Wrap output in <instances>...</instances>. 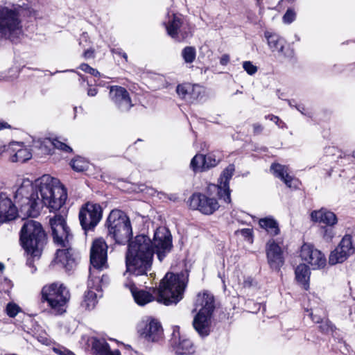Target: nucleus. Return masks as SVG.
<instances>
[{
	"label": "nucleus",
	"mask_w": 355,
	"mask_h": 355,
	"mask_svg": "<svg viewBox=\"0 0 355 355\" xmlns=\"http://www.w3.org/2000/svg\"><path fill=\"white\" fill-rule=\"evenodd\" d=\"M67 198L66 189L58 179L44 175L34 182L22 179L14 192L15 202L27 217H37L46 206L51 211L59 210Z\"/></svg>",
	"instance_id": "f257e3e1"
},
{
	"label": "nucleus",
	"mask_w": 355,
	"mask_h": 355,
	"mask_svg": "<svg viewBox=\"0 0 355 355\" xmlns=\"http://www.w3.org/2000/svg\"><path fill=\"white\" fill-rule=\"evenodd\" d=\"M172 248L170 232L164 227L157 228L153 241L146 235H138L128 244L125 257L126 274L132 277L147 275L150 270L153 254L155 252L160 261Z\"/></svg>",
	"instance_id": "f03ea898"
},
{
	"label": "nucleus",
	"mask_w": 355,
	"mask_h": 355,
	"mask_svg": "<svg viewBox=\"0 0 355 355\" xmlns=\"http://www.w3.org/2000/svg\"><path fill=\"white\" fill-rule=\"evenodd\" d=\"M125 286L129 288L135 302L139 306H144L154 300L168 306L178 304L183 298L187 286V277L183 273H166L159 287L153 288V294L137 289L132 279L129 282H125Z\"/></svg>",
	"instance_id": "7ed1b4c3"
},
{
	"label": "nucleus",
	"mask_w": 355,
	"mask_h": 355,
	"mask_svg": "<svg viewBox=\"0 0 355 355\" xmlns=\"http://www.w3.org/2000/svg\"><path fill=\"white\" fill-rule=\"evenodd\" d=\"M107 245L105 241L100 238L94 241L90 251L89 276L87 283L89 291L85 294L81 306L87 310L93 309L97 304L96 294L92 291L101 289L104 282L107 280V277L102 275L101 277L98 273L107 268Z\"/></svg>",
	"instance_id": "20e7f679"
},
{
	"label": "nucleus",
	"mask_w": 355,
	"mask_h": 355,
	"mask_svg": "<svg viewBox=\"0 0 355 355\" xmlns=\"http://www.w3.org/2000/svg\"><path fill=\"white\" fill-rule=\"evenodd\" d=\"M33 10L23 2L0 7V37L14 40L21 33V17L31 15Z\"/></svg>",
	"instance_id": "39448f33"
},
{
	"label": "nucleus",
	"mask_w": 355,
	"mask_h": 355,
	"mask_svg": "<svg viewBox=\"0 0 355 355\" xmlns=\"http://www.w3.org/2000/svg\"><path fill=\"white\" fill-rule=\"evenodd\" d=\"M46 234L42 225L33 220L26 221L20 232L21 245L28 256L40 257L46 243Z\"/></svg>",
	"instance_id": "423d86ee"
},
{
	"label": "nucleus",
	"mask_w": 355,
	"mask_h": 355,
	"mask_svg": "<svg viewBox=\"0 0 355 355\" xmlns=\"http://www.w3.org/2000/svg\"><path fill=\"white\" fill-rule=\"evenodd\" d=\"M42 301L46 302L51 312L54 315H61L66 312L67 305L70 299L69 290L63 284L54 282L43 286Z\"/></svg>",
	"instance_id": "0eeeda50"
},
{
	"label": "nucleus",
	"mask_w": 355,
	"mask_h": 355,
	"mask_svg": "<svg viewBox=\"0 0 355 355\" xmlns=\"http://www.w3.org/2000/svg\"><path fill=\"white\" fill-rule=\"evenodd\" d=\"M214 296L207 293L197 296L196 309L198 313L194 317L193 326L200 336H207L210 332L211 318L214 310Z\"/></svg>",
	"instance_id": "6e6552de"
},
{
	"label": "nucleus",
	"mask_w": 355,
	"mask_h": 355,
	"mask_svg": "<svg viewBox=\"0 0 355 355\" xmlns=\"http://www.w3.org/2000/svg\"><path fill=\"white\" fill-rule=\"evenodd\" d=\"M108 236L116 243L123 244L132 236L129 218L121 210H112L107 220Z\"/></svg>",
	"instance_id": "1a4fd4ad"
},
{
	"label": "nucleus",
	"mask_w": 355,
	"mask_h": 355,
	"mask_svg": "<svg viewBox=\"0 0 355 355\" xmlns=\"http://www.w3.org/2000/svg\"><path fill=\"white\" fill-rule=\"evenodd\" d=\"M163 24L167 34L177 42H182L193 35V27L180 14L168 12Z\"/></svg>",
	"instance_id": "9d476101"
},
{
	"label": "nucleus",
	"mask_w": 355,
	"mask_h": 355,
	"mask_svg": "<svg viewBox=\"0 0 355 355\" xmlns=\"http://www.w3.org/2000/svg\"><path fill=\"white\" fill-rule=\"evenodd\" d=\"M208 195L201 193H194L188 200L189 207L198 210L203 214L210 215L219 208L218 200L212 196L215 192H209Z\"/></svg>",
	"instance_id": "9b49d317"
},
{
	"label": "nucleus",
	"mask_w": 355,
	"mask_h": 355,
	"mask_svg": "<svg viewBox=\"0 0 355 355\" xmlns=\"http://www.w3.org/2000/svg\"><path fill=\"white\" fill-rule=\"evenodd\" d=\"M49 224L54 243L60 247L71 245L70 241L73 235L67 225L64 216L60 214L55 215L54 217L50 218Z\"/></svg>",
	"instance_id": "f8f14e48"
},
{
	"label": "nucleus",
	"mask_w": 355,
	"mask_h": 355,
	"mask_svg": "<svg viewBox=\"0 0 355 355\" xmlns=\"http://www.w3.org/2000/svg\"><path fill=\"white\" fill-rule=\"evenodd\" d=\"M137 332L140 337L148 343H157L164 336L161 323L151 317L143 319L137 325Z\"/></svg>",
	"instance_id": "ddd939ff"
},
{
	"label": "nucleus",
	"mask_w": 355,
	"mask_h": 355,
	"mask_svg": "<svg viewBox=\"0 0 355 355\" xmlns=\"http://www.w3.org/2000/svg\"><path fill=\"white\" fill-rule=\"evenodd\" d=\"M102 208L96 203L87 202L79 212L80 223L85 231L93 230L102 218Z\"/></svg>",
	"instance_id": "4468645a"
},
{
	"label": "nucleus",
	"mask_w": 355,
	"mask_h": 355,
	"mask_svg": "<svg viewBox=\"0 0 355 355\" xmlns=\"http://www.w3.org/2000/svg\"><path fill=\"white\" fill-rule=\"evenodd\" d=\"M354 252V237L351 234H345L338 246L330 253L329 263L331 265L343 263Z\"/></svg>",
	"instance_id": "2eb2a0df"
},
{
	"label": "nucleus",
	"mask_w": 355,
	"mask_h": 355,
	"mask_svg": "<svg viewBox=\"0 0 355 355\" xmlns=\"http://www.w3.org/2000/svg\"><path fill=\"white\" fill-rule=\"evenodd\" d=\"M234 171V166L230 164L222 172L218 184H210L208 185V191L211 193L216 192L218 198L226 203L231 202V191L229 187V181L232 178Z\"/></svg>",
	"instance_id": "dca6fc26"
},
{
	"label": "nucleus",
	"mask_w": 355,
	"mask_h": 355,
	"mask_svg": "<svg viewBox=\"0 0 355 355\" xmlns=\"http://www.w3.org/2000/svg\"><path fill=\"white\" fill-rule=\"evenodd\" d=\"M300 257L302 260L310 264L313 270L323 268L327 263L324 254L309 243H304L302 246Z\"/></svg>",
	"instance_id": "f3484780"
},
{
	"label": "nucleus",
	"mask_w": 355,
	"mask_h": 355,
	"mask_svg": "<svg viewBox=\"0 0 355 355\" xmlns=\"http://www.w3.org/2000/svg\"><path fill=\"white\" fill-rule=\"evenodd\" d=\"M109 98L120 111L127 112L133 106L129 92L125 88L113 85L109 87Z\"/></svg>",
	"instance_id": "a211bd4d"
},
{
	"label": "nucleus",
	"mask_w": 355,
	"mask_h": 355,
	"mask_svg": "<svg viewBox=\"0 0 355 355\" xmlns=\"http://www.w3.org/2000/svg\"><path fill=\"white\" fill-rule=\"evenodd\" d=\"M264 37L267 40L268 45L272 52H277L279 55L286 59H291L294 57V51L289 46L286 47V41L279 35L266 31Z\"/></svg>",
	"instance_id": "6ab92c4d"
},
{
	"label": "nucleus",
	"mask_w": 355,
	"mask_h": 355,
	"mask_svg": "<svg viewBox=\"0 0 355 355\" xmlns=\"http://www.w3.org/2000/svg\"><path fill=\"white\" fill-rule=\"evenodd\" d=\"M266 251L268 263L270 268L279 270L284 262L281 247L274 239H270L266 243Z\"/></svg>",
	"instance_id": "aec40b11"
},
{
	"label": "nucleus",
	"mask_w": 355,
	"mask_h": 355,
	"mask_svg": "<svg viewBox=\"0 0 355 355\" xmlns=\"http://www.w3.org/2000/svg\"><path fill=\"white\" fill-rule=\"evenodd\" d=\"M17 216L16 205L12 202L10 195L0 191V222L15 219Z\"/></svg>",
	"instance_id": "412c9836"
},
{
	"label": "nucleus",
	"mask_w": 355,
	"mask_h": 355,
	"mask_svg": "<svg viewBox=\"0 0 355 355\" xmlns=\"http://www.w3.org/2000/svg\"><path fill=\"white\" fill-rule=\"evenodd\" d=\"M176 92L180 98L189 103H193L201 99L204 90L199 85L183 83L177 87Z\"/></svg>",
	"instance_id": "4be33fe9"
},
{
	"label": "nucleus",
	"mask_w": 355,
	"mask_h": 355,
	"mask_svg": "<svg viewBox=\"0 0 355 355\" xmlns=\"http://www.w3.org/2000/svg\"><path fill=\"white\" fill-rule=\"evenodd\" d=\"M55 261L60 263L67 270H71L76 266V257L74 251L69 245L68 247H60L55 254Z\"/></svg>",
	"instance_id": "5701e85b"
},
{
	"label": "nucleus",
	"mask_w": 355,
	"mask_h": 355,
	"mask_svg": "<svg viewBox=\"0 0 355 355\" xmlns=\"http://www.w3.org/2000/svg\"><path fill=\"white\" fill-rule=\"evenodd\" d=\"M273 175L282 180L289 188L296 189L298 185V180L290 175L289 169L287 166L279 164H272L270 166Z\"/></svg>",
	"instance_id": "b1692460"
},
{
	"label": "nucleus",
	"mask_w": 355,
	"mask_h": 355,
	"mask_svg": "<svg viewBox=\"0 0 355 355\" xmlns=\"http://www.w3.org/2000/svg\"><path fill=\"white\" fill-rule=\"evenodd\" d=\"M311 218L313 222L325 224L327 226H334L338 222L336 214L326 209L313 211Z\"/></svg>",
	"instance_id": "393cba45"
},
{
	"label": "nucleus",
	"mask_w": 355,
	"mask_h": 355,
	"mask_svg": "<svg viewBox=\"0 0 355 355\" xmlns=\"http://www.w3.org/2000/svg\"><path fill=\"white\" fill-rule=\"evenodd\" d=\"M10 148L13 153L11 157L12 162L23 163L29 160L32 157L30 149L24 146L22 144L13 142L10 144Z\"/></svg>",
	"instance_id": "a878e982"
},
{
	"label": "nucleus",
	"mask_w": 355,
	"mask_h": 355,
	"mask_svg": "<svg viewBox=\"0 0 355 355\" xmlns=\"http://www.w3.org/2000/svg\"><path fill=\"white\" fill-rule=\"evenodd\" d=\"M91 344L96 355H121L117 349L110 350L108 343L103 338H92Z\"/></svg>",
	"instance_id": "bb28decb"
},
{
	"label": "nucleus",
	"mask_w": 355,
	"mask_h": 355,
	"mask_svg": "<svg viewBox=\"0 0 355 355\" xmlns=\"http://www.w3.org/2000/svg\"><path fill=\"white\" fill-rule=\"evenodd\" d=\"M259 225L260 227L265 230L272 236L278 235L280 232L277 221L272 216L260 218Z\"/></svg>",
	"instance_id": "cd10ccee"
},
{
	"label": "nucleus",
	"mask_w": 355,
	"mask_h": 355,
	"mask_svg": "<svg viewBox=\"0 0 355 355\" xmlns=\"http://www.w3.org/2000/svg\"><path fill=\"white\" fill-rule=\"evenodd\" d=\"M295 273L296 280L304 286V289L307 290L310 276L309 267L304 263L300 264L295 268Z\"/></svg>",
	"instance_id": "c85d7f7f"
},
{
	"label": "nucleus",
	"mask_w": 355,
	"mask_h": 355,
	"mask_svg": "<svg viewBox=\"0 0 355 355\" xmlns=\"http://www.w3.org/2000/svg\"><path fill=\"white\" fill-rule=\"evenodd\" d=\"M175 350L178 355H190L195 352V347L189 339L180 338Z\"/></svg>",
	"instance_id": "c756f323"
},
{
	"label": "nucleus",
	"mask_w": 355,
	"mask_h": 355,
	"mask_svg": "<svg viewBox=\"0 0 355 355\" xmlns=\"http://www.w3.org/2000/svg\"><path fill=\"white\" fill-rule=\"evenodd\" d=\"M34 146L41 150V154H50L53 149V139L45 138L42 140H38L34 142Z\"/></svg>",
	"instance_id": "7c9ffc66"
},
{
	"label": "nucleus",
	"mask_w": 355,
	"mask_h": 355,
	"mask_svg": "<svg viewBox=\"0 0 355 355\" xmlns=\"http://www.w3.org/2000/svg\"><path fill=\"white\" fill-rule=\"evenodd\" d=\"M190 166L194 172L205 171L204 155H196L191 161Z\"/></svg>",
	"instance_id": "2f4dec72"
},
{
	"label": "nucleus",
	"mask_w": 355,
	"mask_h": 355,
	"mask_svg": "<svg viewBox=\"0 0 355 355\" xmlns=\"http://www.w3.org/2000/svg\"><path fill=\"white\" fill-rule=\"evenodd\" d=\"M181 54L184 62L191 64L196 59V49L193 46H186L182 49Z\"/></svg>",
	"instance_id": "473e14b6"
},
{
	"label": "nucleus",
	"mask_w": 355,
	"mask_h": 355,
	"mask_svg": "<svg viewBox=\"0 0 355 355\" xmlns=\"http://www.w3.org/2000/svg\"><path fill=\"white\" fill-rule=\"evenodd\" d=\"M88 166V162L81 157H78L71 162V166L74 171L78 172L87 169Z\"/></svg>",
	"instance_id": "72a5a7b5"
},
{
	"label": "nucleus",
	"mask_w": 355,
	"mask_h": 355,
	"mask_svg": "<svg viewBox=\"0 0 355 355\" xmlns=\"http://www.w3.org/2000/svg\"><path fill=\"white\" fill-rule=\"evenodd\" d=\"M204 159L205 170L216 166L219 162V159H217L216 158V156L213 154H208L207 155H204Z\"/></svg>",
	"instance_id": "f704fd0d"
},
{
	"label": "nucleus",
	"mask_w": 355,
	"mask_h": 355,
	"mask_svg": "<svg viewBox=\"0 0 355 355\" xmlns=\"http://www.w3.org/2000/svg\"><path fill=\"white\" fill-rule=\"evenodd\" d=\"M20 311L21 308L17 304L13 302L8 303L6 308V312L10 318L15 317Z\"/></svg>",
	"instance_id": "c9c22d12"
},
{
	"label": "nucleus",
	"mask_w": 355,
	"mask_h": 355,
	"mask_svg": "<svg viewBox=\"0 0 355 355\" xmlns=\"http://www.w3.org/2000/svg\"><path fill=\"white\" fill-rule=\"evenodd\" d=\"M296 19V12L293 8H288L282 17L284 24H290Z\"/></svg>",
	"instance_id": "e433bc0d"
},
{
	"label": "nucleus",
	"mask_w": 355,
	"mask_h": 355,
	"mask_svg": "<svg viewBox=\"0 0 355 355\" xmlns=\"http://www.w3.org/2000/svg\"><path fill=\"white\" fill-rule=\"evenodd\" d=\"M242 65L243 69L250 76H253L258 71L257 67L253 64L252 62L250 61H244Z\"/></svg>",
	"instance_id": "4c0bfd02"
},
{
	"label": "nucleus",
	"mask_w": 355,
	"mask_h": 355,
	"mask_svg": "<svg viewBox=\"0 0 355 355\" xmlns=\"http://www.w3.org/2000/svg\"><path fill=\"white\" fill-rule=\"evenodd\" d=\"M320 329L322 332L329 334L334 331V327L331 323L327 319L321 320L319 326Z\"/></svg>",
	"instance_id": "58836bf2"
},
{
	"label": "nucleus",
	"mask_w": 355,
	"mask_h": 355,
	"mask_svg": "<svg viewBox=\"0 0 355 355\" xmlns=\"http://www.w3.org/2000/svg\"><path fill=\"white\" fill-rule=\"evenodd\" d=\"M79 69H81L83 71L89 73L94 76H100V73L96 69L91 67L87 64H81L79 67Z\"/></svg>",
	"instance_id": "ea45409f"
},
{
	"label": "nucleus",
	"mask_w": 355,
	"mask_h": 355,
	"mask_svg": "<svg viewBox=\"0 0 355 355\" xmlns=\"http://www.w3.org/2000/svg\"><path fill=\"white\" fill-rule=\"evenodd\" d=\"M53 148H57L67 153L72 150L70 146L58 139H53Z\"/></svg>",
	"instance_id": "a19ab883"
},
{
	"label": "nucleus",
	"mask_w": 355,
	"mask_h": 355,
	"mask_svg": "<svg viewBox=\"0 0 355 355\" xmlns=\"http://www.w3.org/2000/svg\"><path fill=\"white\" fill-rule=\"evenodd\" d=\"M236 234H240L245 239L250 240L252 237V230L249 228L241 229L236 232Z\"/></svg>",
	"instance_id": "79ce46f5"
},
{
	"label": "nucleus",
	"mask_w": 355,
	"mask_h": 355,
	"mask_svg": "<svg viewBox=\"0 0 355 355\" xmlns=\"http://www.w3.org/2000/svg\"><path fill=\"white\" fill-rule=\"evenodd\" d=\"M246 17L248 20L254 24H257L259 23V19L257 16L256 13L252 10H248L246 12Z\"/></svg>",
	"instance_id": "37998d69"
},
{
	"label": "nucleus",
	"mask_w": 355,
	"mask_h": 355,
	"mask_svg": "<svg viewBox=\"0 0 355 355\" xmlns=\"http://www.w3.org/2000/svg\"><path fill=\"white\" fill-rule=\"evenodd\" d=\"M323 230V237L326 240H330L334 236V232L332 229L324 227L322 228Z\"/></svg>",
	"instance_id": "c03bdc74"
},
{
	"label": "nucleus",
	"mask_w": 355,
	"mask_h": 355,
	"mask_svg": "<svg viewBox=\"0 0 355 355\" xmlns=\"http://www.w3.org/2000/svg\"><path fill=\"white\" fill-rule=\"evenodd\" d=\"M266 119L273 121L276 123L279 128H284L285 123L279 119V118L275 115H268L266 116Z\"/></svg>",
	"instance_id": "a18cd8bd"
},
{
	"label": "nucleus",
	"mask_w": 355,
	"mask_h": 355,
	"mask_svg": "<svg viewBox=\"0 0 355 355\" xmlns=\"http://www.w3.org/2000/svg\"><path fill=\"white\" fill-rule=\"evenodd\" d=\"M88 44H89V36H88L87 33H83L80 37L79 45L83 46V48H85L87 46H88Z\"/></svg>",
	"instance_id": "49530a36"
},
{
	"label": "nucleus",
	"mask_w": 355,
	"mask_h": 355,
	"mask_svg": "<svg viewBox=\"0 0 355 355\" xmlns=\"http://www.w3.org/2000/svg\"><path fill=\"white\" fill-rule=\"evenodd\" d=\"M53 351L59 355H75L72 352L64 347L54 348Z\"/></svg>",
	"instance_id": "de8ad7c7"
},
{
	"label": "nucleus",
	"mask_w": 355,
	"mask_h": 355,
	"mask_svg": "<svg viewBox=\"0 0 355 355\" xmlns=\"http://www.w3.org/2000/svg\"><path fill=\"white\" fill-rule=\"evenodd\" d=\"M295 108L303 115L307 116L309 117L311 116V113L309 112L304 105L299 104L295 106Z\"/></svg>",
	"instance_id": "09e8293b"
},
{
	"label": "nucleus",
	"mask_w": 355,
	"mask_h": 355,
	"mask_svg": "<svg viewBox=\"0 0 355 355\" xmlns=\"http://www.w3.org/2000/svg\"><path fill=\"white\" fill-rule=\"evenodd\" d=\"M83 57L85 59L88 60L94 58V50L93 49H89L84 51Z\"/></svg>",
	"instance_id": "8fccbe9b"
},
{
	"label": "nucleus",
	"mask_w": 355,
	"mask_h": 355,
	"mask_svg": "<svg viewBox=\"0 0 355 355\" xmlns=\"http://www.w3.org/2000/svg\"><path fill=\"white\" fill-rule=\"evenodd\" d=\"M230 58L228 54H223L220 59V64L223 66L227 65L230 62Z\"/></svg>",
	"instance_id": "3c124183"
},
{
	"label": "nucleus",
	"mask_w": 355,
	"mask_h": 355,
	"mask_svg": "<svg viewBox=\"0 0 355 355\" xmlns=\"http://www.w3.org/2000/svg\"><path fill=\"white\" fill-rule=\"evenodd\" d=\"M309 317L311 320L316 323H321V320H323L320 316H318L313 314V310L311 309V311L309 313Z\"/></svg>",
	"instance_id": "603ef678"
},
{
	"label": "nucleus",
	"mask_w": 355,
	"mask_h": 355,
	"mask_svg": "<svg viewBox=\"0 0 355 355\" xmlns=\"http://www.w3.org/2000/svg\"><path fill=\"white\" fill-rule=\"evenodd\" d=\"M87 85L89 86V88L87 89V95L91 97L95 96L98 93L97 88L91 87L89 83H87Z\"/></svg>",
	"instance_id": "864d4df0"
},
{
	"label": "nucleus",
	"mask_w": 355,
	"mask_h": 355,
	"mask_svg": "<svg viewBox=\"0 0 355 355\" xmlns=\"http://www.w3.org/2000/svg\"><path fill=\"white\" fill-rule=\"evenodd\" d=\"M295 2V0H281L279 3V6L281 7H285L288 5H292Z\"/></svg>",
	"instance_id": "5fc2aeb1"
},
{
	"label": "nucleus",
	"mask_w": 355,
	"mask_h": 355,
	"mask_svg": "<svg viewBox=\"0 0 355 355\" xmlns=\"http://www.w3.org/2000/svg\"><path fill=\"white\" fill-rule=\"evenodd\" d=\"M253 130L255 134H259L263 130V127L261 124L255 123L253 125Z\"/></svg>",
	"instance_id": "6e6d98bb"
},
{
	"label": "nucleus",
	"mask_w": 355,
	"mask_h": 355,
	"mask_svg": "<svg viewBox=\"0 0 355 355\" xmlns=\"http://www.w3.org/2000/svg\"><path fill=\"white\" fill-rule=\"evenodd\" d=\"M111 51H112V52L113 53H116V54H119V55H121L123 56V58H125V61H127L128 56H127V54L125 53L121 52V51H119V49H113Z\"/></svg>",
	"instance_id": "4d7b16f0"
},
{
	"label": "nucleus",
	"mask_w": 355,
	"mask_h": 355,
	"mask_svg": "<svg viewBox=\"0 0 355 355\" xmlns=\"http://www.w3.org/2000/svg\"><path fill=\"white\" fill-rule=\"evenodd\" d=\"M10 125L6 121H0V130L3 129L10 128Z\"/></svg>",
	"instance_id": "13d9d810"
},
{
	"label": "nucleus",
	"mask_w": 355,
	"mask_h": 355,
	"mask_svg": "<svg viewBox=\"0 0 355 355\" xmlns=\"http://www.w3.org/2000/svg\"><path fill=\"white\" fill-rule=\"evenodd\" d=\"M288 105H289L291 107H295V106L297 105H294V104L293 103V101H288Z\"/></svg>",
	"instance_id": "bf43d9fd"
},
{
	"label": "nucleus",
	"mask_w": 355,
	"mask_h": 355,
	"mask_svg": "<svg viewBox=\"0 0 355 355\" xmlns=\"http://www.w3.org/2000/svg\"><path fill=\"white\" fill-rule=\"evenodd\" d=\"M27 264L29 265V266H31L32 265V261L30 260V259H28Z\"/></svg>",
	"instance_id": "052dcab7"
},
{
	"label": "nucleus",
	"mask_w": 355,
	"mask_h": 355,
	"mask_svg": "<svg viewBox=\"0 0 355 355\" xmlns=\"http://www.w3.org/2000/svg\"><path fill=\"white\" fill-rule=\"evenodd\" d=\"M3 268V265L1 263H0V271L2 270Z\"/></svg>",
	"instance_id": "680f3d73"
},
{
	"label": "nucleus",
	"mask_w": 355,
	"mask_h": 355,
	"mask_svg": "<svg viewBox=\"0 0 355 355\" xmlns=\"http://www.w3.org/2000/svg\"><path fill=\"white\" fill-rule=\"evenodd\" d=\"M78 75L80 76V77L81 78V79H82L83 81H85V78L83 77V75H81V74H80V73H78Z\"/></svg>",
	"instance_id": "e2e57ef3"
},
{
	"label": "nucleus",
	"mask_w": 355,
	"mask_h": 355,
	"mask_svg": "<svg viewBox=\"0 0 355 355\" xmlns=\"http://www.w3.org/2000/svg\"><path fill=\"white\" fill-rule=\"evenodd\" d=\"M159 195L165 196V194H164V193H162V192L158 193V196H159Z\"/></svg>",
	"instance_id": "0e129e2a"
},
{
	"label": "nucleus",
	"mask_w": 355,
	"mask_h": 355,
	"mask_svg": "<svg viewBox=\"0 0 355 355\" xmlns=\"http://www.w3.org/2000/svg\"><path fill=\"white\" fill-rule=\"evenodd\" d=\"M2 152V146L0 144V154Z\"/></svg>",
	"instance_id": "69168bd1"
},
{
	"label": "nucleus",
	"mask_w": 355,
	"mask_h": 355,
	"mask_svg": "<svg viewBox=\"0 0 355 355\" xmlns=\"http://www.w3.org/2000/svg\"><path fill=\"white\" fill-rule=\"evenodd\" d=\"M352 156L355 158V150L352 153Z\"/></svg>",
	"instance_id": "338daca9"
}]
</instances>
